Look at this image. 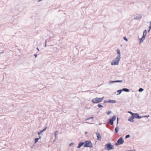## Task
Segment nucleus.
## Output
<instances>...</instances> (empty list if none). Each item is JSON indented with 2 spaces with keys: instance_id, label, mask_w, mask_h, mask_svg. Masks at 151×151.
<instances>
[{
  "instance_id": "41",
  "label": "nucleus",
  "mask_w": 151,
  "mask_h": 151,
  "mask_svg": "<svg viewBox=\"0 0 151 151\" xmlns=\"http://www.w3.org/2000/svg\"><path fill=\"white\" fill-rule=\"evenodd\" d=\"M87 132H85V134H87Z\"/></svg>"
},
{
  "instance_id": "20",
  "label": "nucleus",
  "mask_w": 151,
  "mask_h": 151,
  "mask_svg": "<svg viewBox=\"0 0 151 151\" xmlns=\"http://www.w3.org/2000/svg\"><path fill=\"white\" fill-rule=\"evenodd\" d=\"M39 139V138H35V143H36L37 142H38Z\"/></svg>"
},
{
  "instance_id": "45",
  "label": "nucleus",
  "mask_w": 151,
  "mask_h": 151,
  "mask_svg": "<svg viewBox=\"0 0 151 151\" xmlns=\"http://www.w3.org/2000/svg\"><path fill=\"white\" fill-rule=\"evenodd\" d=\"M118 118H117V121H118Z\"/></svg>"
},
{
  "instance_id": "6",
  "label": "nucleus",
  "mask_w": 151,
  "mask_h": 151,
  "mask_svg": "<svg viewBox=\"0 0 151 151\" xmlns=\"http://www.w3.org/2000/svg\"><path fill=\"white\" fill-rule=\"evenodd\" d=\"M96 134L97 135V140L99 141L101 140V135L98 132H97L96 133Z\"/></svg>"
},
{
  "instance_id": "29",
  "label": "nucleus",
  "mask_w": 151,
  "mask_h": 151,
  "mask_svg": "<svg viewBox=\"0 0 151 151\" xmlns=\"http://www.w3.org/2000/svg\"><path fill=\"white\" fill-rule=\"evenodd\" d=\"M146 34H145L144 33H143L142 37H143L145 38Z\"/></svg>"
},
{
  "instance_id": "42",
  "label": "nucleus",
  "mask_w": 151,
  "mask_h": 151,
  "mask_svg": "<svg viewBox=\"0 0 151 151\" xmlns=\"http://www.w3.org/2000/svg\"><path fill=\"white\" fill-rule=\"evenodd\" d=\"M150 29H149V30H148V32H149L150 31Z\"/></svg>"
},
{
  "instance_id": "18",
  "label": "nucleus",
  "mask_w": 151,
  "mask_h": 151,
  "mask_svg": "<svg viewBox=\"0 0 151 151\" xmlns=\"http://www.w3.org/2000/svg\"><path fill=\"white\" fill-rule=\"evenodd\" d=\"M109 123L111 125H113V122L112 119H110L109 120Z\"/></svg>"
},
{
  "instance_id": "36",
  "label": "nucleus",
  "mask_w": 151,
  "mask_h": 151,
  "mask_svg": "<svg viewBox=\"0 0 151 151\" xmlns=\"http://www.w3.org/2000/svg\"><path fill=\"white\" fill-rule=\"evenodd\" d=\"M46 43H47V41H45V47H46L47 46V45H46Z\"/></svg>"
},
{
  "instance_id": "8",
  "label": "nucleus",
  "mask_w": 151,
  "mask_h": 151,
  "mask_svg": "<svg viewBox=\"0 0 151 151\" xmlns=\"http://www.w3.org/2000/svg\"><path fill=\"white\" fill-rule=\"evenodd\" d=\"M122 80H117V81H110L109 82V84H110L111 83H116V82H122Z\"/></svg>"
},
{
  "instance_id": "2",
  "label": "nucleus",
  "mask_w": 151,
  "mask_h": 151,
  "mask_svg": "<svg viewBox=\"0 0 151 151\" xmlns=\"http://www.w3.org/2000/svg\"><path fill=\"white\" fill-rule=\"evenodd\" d=\"M104 97L102 98L96 97L95 98L93 99L92 101L94 103H98L101 102L103 100Z\"/></svg>"
},
{
  "instance_id": "37",
  "label": "nucleus",
  "mask_w": 151,
  "mask_h": 151,
  "mask_svg": "<svg viewBox=\"0 0 151 151\" xmlns=\"http://www.w3.org/2000/svg\"><path fill=\"white\" fill-rule=\"evenodd\" d=\"M37 49L38 50V51H39L40 50H39V48H38V47H37Z\"/></svg>"
},
{
  "instance_id": "24",
  "label": "nucleus",
  "mask_w": 151,
  "mask_h": 151,
  "mask_svg": "<svg viewBox=\"0 0 151 151\" xmlns=\"http://www.w3.org/2000/svg\"><path fill=\"white\" fill-rule=\"evenodd\" d=\"M58 132V131H56L55 132V138H56V136H57V133Z\"/></svg>"
},
{
  "instance_id": "28",
  "label": "nucleus",
  "mask_w": 151,
  "mask_h": 151,
  "mask_svg": "<svg viewBox=\"0 0 151 151\" xmlns=\"http://www.w3.org/2000/svg\"><path fill=\"white\" fill-rule=\"evenodd\" d=\"M98 106L99 108L102 107H103V106L99 104L98 105Z\"/></svg>"
},
{
  "instance_id": "27",
  "label": "nucleus",
  "mask_w": 151,
  "mask_h": 151,
  "mask_svg": "<svg viewBox=\"0 0 151 151\" xmlns=\"http://www.w3.org/2000/svg\"><path fill=\"white\" fill-rule=\"evenodd\" d=\"M130 137V135L129 134L127 135L125 137L126 138H127Z\"/></svg>"
},
{
  "instance_id": "44",
  "label": "nucleus",
  "mask_w": 151,
  "mask_h": 151,
  "mask_svg": "<svg viewBox=\"0 0 151 151\" xmlns=\"http://www.w3.org/2000/svg\"><path fill=\"white\" fill-rule=\"evenodd\" d=\"M118 123V121H117V124Z\"/></svg>"
},
{
  "instance_id": "12",
  "label": "nucleus",
  "mask_w": 151,
  "mask_h": 151,
  "mask_svg": "<svg viewBox=\"0 0 151 151\" xmlns=\"http://www.w3.org/2000/svg\"><path fill=\"white\" fill-rule=\"evenodd\" d=\"M145 39V37H142L139 39V43H140L143 42V41Z\"/></svg>"
},
{
  "instance_id": "43",
  "label": "nucleus",
  "mask_w": 151,
  "mask_h": 151,
  "mask_svg": "<svg viewBox=\"0 0 151 151\" xmlns=\"http://www.w3.org/2000/svg\"><path fill=\"white\" fill-rule=\"evenodd\" d=\"M118 123V121H117V124Z\"/></svg>"
},
{
  "instance_id": "5",
  "label": "nucleus",
  "mask_w": 151,
  "mask_h": 151,
  "mask_svg": "<svg viewBox=\"0 0 151 151\" xmlns=\"http://www.w3.org/2000/svg\"><path fill=\"white\" fill-rule=\"evenodd\" d=\"M124 142V141L122 137L119 138L117 141V142L115 144L116 145L118 146L119 145L122 144Z\"/></svg>"
},
{
  "instance_id": "40",
  "label": "nucleus",
  "mask_w": 151,
  "mask_h": 151,
  "mask_svg": "<svg viewBox=\"0 0 151 151\" xmlns=\"http://www.w3.org/2000/svg\"><path fill=\"white\" fill-rule=\"evenodd\" d=\"M41 136H40L39 138H39V139H40L41 138Z\"/></svg>"
},
{
  "instance_id": "17",
  "label": "nucleus",
  "mask_w": 151,
  "mask_h": 151,
  "mask_svg": "<svg viewBox=\"0 0 151 151\" xmlns=\"http://www.w3.org/2000/svg\"><path fill=\"white\" fill-rule=\"evenodd\" d=\"M138 114L137 113H134V115H133V116L134 117V118H137V116H138Z\"/></svg>"
},
{
  "instance_id": "3",
  "label": "nucleus",
  "mask_w": 151,
  "mask_h": 151,
  "mask_svg": "<svg viewBox=\"0 0 151 151\" xmlns=\"http://www.w3.org/2000/svg\"><path fill=\"white\" fill-rule=\"evenodd\" d=\"M105 149L107 150H110L114 149V146L110 143H107L105 145Z\"/></svg>"
},
{
  "instance_id": "9",
  "label": "nucleus",
  "mask_w": 151,
  "mask_h": 151,
  "mask_svg": "<svg viewBox=\"0 0 151 151\" xmlns=\"http://www.w3.org/2000/svg\"><path fill=\"white\" fill-rule=\"evenodd\" d=\"M134 117L133 116H132L131 117H129V119H128L129 121L131 122H134V121L133 120V119H134Z\"/></svg>"
},
{
  "instance_id": "10",
  "label": "nucleus",
  "mask_w": 151,
  "mask_h": 151,
  "mask_svg": "<svg viewBox=\"0 0 151 151\" xmlns=\"http://www.w3.org/2000/svg\"><path fill=\"white\" fill-rule=\"evenodd\" d=\"M142 17V15L141 14L137 15L134 18L135 19H140Z\"/></svg>"
},
{
  "instance_id": "7",
  "label": "nucleus",
  "mask_w": 151,
  "mask_h": 151,
  "mask_svg": "<svg viewBox=\"0 0 151 151\" xmlns=\"http://www.w3.org/2000/svg\"><path fill=\"white\" fill-rule=\"evenodd\" d=\"M116 52L117 54H118L117 55V56L116 57L121 58V52L120 50L118 48L116 50Z\"/></svg>"
},
{
  "instance_id": "32",
  "label": "nucleus",
  "mask_w": 151,
  "mask_h": 151,
  "mask_svg": "<svg viewBox=\"0 0 151 151\" xmlns=\"http://www.w3.org/2000/svg\"><path fill=\"white\" fill-rule=\"evenodd\" d=\"M73 144H74V143H73V142H71V143L70 144V145H69V146H71V145H73Z\"/></svg>"
},
{
  "instance_id": "4",
  "label": "nucleus",
  "mask_w": 151,
  "mask_h": 151,
  "mask_svg": "<svg viewBox=\"0 0 151 151\" xmlns=\"http://www.w3.org/2000/svg\"><path fill=\"white\" fill-rule=\"evenodd\" d=\"M92 144L90 141H86L85 142V144L84 145V147H92Z\"/></svg>"
},
{
  "instance_id": "30",
  "label": "nucleus",
  "mask_w": 151,
  "mask_h": 151,
  "mask_svg": "<svg viewBox=\"0 0 151 151\" xmlns=\"http://www.w3.org/2000/svg\"><path fill=\"white\" fill-rule=\"evenodd\" d=\"M42 132L41 130L40 132H37V134L38 135H40L41 133Z\"/></svg>"
},
{
  "instance_id": "46",
  "label": "nucleus",
  "mask_w": 151,
  "mask_h": 151,
  "mask_svg": "<svg viewBox=\"0 0 151 151\" xmlns=\"http://www.w3.org/2000/svg\"><path fill=\"white\" fill-rule=\"evenodd\" d=\"M150 25H151V22H150Z\"/></svg>"
},
{
  "instance_id": "47",
  "label": "nucleus",
  "mask_w": 151,
  "mask_h": 151,
  "mask_svg": "<svg viewBox=\"0 0 151 151\" xmlns=\"http://www.w3.org/2000/svg\"><path fill=\"white\" fill-rule=\"evenodd\" d=\"M132 151L131 150H130V151Z\"/></svg>"
},
{
  "instance_id": "33",
  "label": "nucleus",
  "mask_w": 151,
  "mask_h": 151,
  "mask_svg": "<svg viewBox=\"0 0 151 151\" xmlns=\"http://www.w3.org/2000/svg\"><path fill=\"white\" fill-rule=\"evenodd\" d=\"M149 115H148L147 116H142V117H149Z\"/></svg>"
},
{
  "instance_id": "22",
  "label": "nucleus",
  "mask_w": 151,
  "mask_h": 151,
  "mask_svg": "<svg viewBox=\"0 0 151 151\" xmlns=\"http://www.w3.org/2000/svg\"><path fill=\"white\" fill-rule=\"evenodd\" d=\"M143 91V89L142 88H140L139 89V92H142Z\"/></svg>"
},
{
  "instance_id": "25",
  "label": "nucleus",
  "mask_w": 151,
  "mask_h": 151,
  "mask_svg": "<svg viewBox=\"0 0 151 151\" xmlns=\"http://www.w3.org/2000/svg\"><path fill=\"white\" fill-rule=\"evenodd\" d=\"M124 40H125L126 41H127H127H128V39H127V38H126V37H124Z\"/></svg>"
},
{
  "instance_id": "35",
  "label": "nucleus",
  "mask_w": 151,
  "mask_h": 151,
  "mask_svg": "<svg viewBox=\"0 0 151 151\" xmlns=\"http://www.w3.org/2000/svg\"><path fill=\"white\" fill-rule=\"evenodd\" d=\"M142 117H140V116H139V115H138V116H137V118L140 119V118H141Z\"/></svg>"
},
{
  "instance_id": "15",
  "label": "nucleus",
  "mask_w": 151,
  "mask_h": 151,
  "mask_svg": "<svg viewBox=\"0 0 151 151\" xmlns=\"http://www.w3.org/2000/svg\"><path fill=\"white\" fill-rule=\"evenodd\" d=\"M122 91V90H118L117 91V92L118 93V94H117V95H119L120 94Z\"/></svg>"
},
{
  "instance_id": "34",
  "label": "nucleus",
  "mask_w": 151,
  "mask_h": 151,
  "mask_svg": "<svg viewBox=\"0 0 151 151\" xmlns=\"http://www.w3.org/2000/svg\"><path fill=\"white\" fill-rule=\"evenodd\" d=\"M143 33H144L145 34H146L147 33V31L146 30H145L144 31V32Z\"/></svg>"
},
{
  "instance_id": "26",
  "label": "nucleus",
  "mask_w": 151,
  "mask_h": 151,
  "mask_svg": "<svg viewBox=\"0 0 151 151\" xmlns=\"http://www.w3.org/2000/svg\"><path fill=\"white\" fill-rule=\"evenodd\" d=\"M128 113H129L130 114L132 115V116H133V115H134V113H133L132 112H131V111H128Z\"/></svg>"
},
{
  "instance_id": "16",
  "label": "nucleus",
  "mask_w": 151,
  "mask_h": 151,
  "mask_svg": "<svg viewBox=\"0 0 151 151\" xmlns=\"http://www.w3.org/2000/svg\"><path fill=\"white\" fill-rule=\"evenodd\" d=\"M108 102L109 103H116V101L114 100H109Z\"/></svg>"
},
{
  "instance_id": "39",
  "label": "nucleus",
  "mask_w": 151,
  "mask_h": 151,
  "mask_svg": "<svg viewBox=\"0 0 151 151\" xmlns=\"http://www.w3.org/2000/svg\"><path fill=\"white\" fill-rule=\"evenodd\" d=\"M151 28V25H150V26L149 27V29H150Z\"/></svg>"
},
{
  "instance_id": "38",
  "label": "nucleus",
  "mask_w": 151,
  "mask_h": 151,
  "mask_svg": "<svg viewBox=\"0 0 151 151\" xmlns=\"http://www.w3.org/2000/svg\"><path fill=\"white\" fill-rule=\"evenodd\" d=\"M34 56H35V57L36 58L37 56V55L36 54H35Z\"/></svg>"
},
{
  "instance_id": "23",
  "label": "nucleus",
  "mask_w": 151,
  "mask_h": 151,
  "mask_svg": "<svg viewBox=\"0 0 151 151\" xmlns=\"http://www.w3.org/2000/svg\"><path fill=\"white\" fill-rule=\"evenodd\" d=\"M111 111H109L107 112L106 113L108 115H109L110 113H111Z\"/></svg>"
},
{
  "instance_id": "1",
  "label": "nucleus",
  "mask_w": 151,
  "mask_h": 151,
  "mask_svg": "<svg viewBox=\"0 0 151 151\" xmlns=\"http://www.w3.org/2000/svg\"><path fill=\"white\" fill-rule=\"evenodd\" d=\"M121 58L116 57L111 62V65H118L119 64V61Z\"/></svg>"
},
{
  "instance_id": "14",
  "label": "nucleus",
  "mask_w": 151,
  "mask_h": 151,
  "mask_svg": "<svg viewBox=\"0 0 151 151\" xmlns=\"http://www.w3.org/2000/svg\"><path fill=\"white\" fill-rule=\"evenodd\" d=\"M119 129V128L118 127H116L115 129V131L116 133H117L118 132Z\"/></svg>"
},
{
  "instance_id": "31",
  "label": "nucleus",
  "mask_w": 151,
  "mask_h": 151,
  "mask_svg": "<svg viewBox=\"0 0 151 151\" xmlns=\"http://www.w3.org/2000/svg\"><path fill=\"white\" fill-rule=\"evenodd\" d=\"M47 127H45L43 130H42V131L43 132L45 131Z\"/></svg>"
},
{
  "instance_id": "13",
  "label": "nucleus",
  "mask_w": 151,
  "mask_h": 151,
  "mask_svg": "<svg viewBox=\"0 0 151 151\" xmlns=\"http://www.w3.org/2000/svg\"><path fill=\"white\" fill-rule=\"evenodd\" d=\"M122 91H125V92H129V89L126 88H124L122 89Z\"/></svg>"
},
{
  "instance_id": "11",
  "label": "nucleus",
  "mask_w": 151,
  "mask_h": 151,
  "mask_svg": "<svg viewBox=\"0 0 151 151\" xmlns=\"http://www.w3.org/2000/svg\"><path fill=\"white\" fill-rule=\"evenodd\" d=\"M84 143L83 142H81L79 143L78 146H77V148H80V147H81L82 146H83L84 145Z\"/></svg>"
},
{
  "instance_id": "19",
  "label": "nucleus",
  "mask_w": 151,
  "mask_h": 151,
  "mask_svg": "<svg viewBox=\"0 0 151 151\" xmlns=\"http://www.w3.org/2000/svg\"><path fill=\"white\" fill-rule=\"evenodd\" d=\"M116 119V117L115 116H114L110 119H112L113 121H115Z\"/></svg>"
},
{
  "instance_id": "21",
  "label": "nucleus",
  "mask_w": 151,
  "mask_h": 151,
  "mask_svg": "<svg viewBox=\"0 0 151 151\" xmlns=\"http://www.w3.org/2000/svg\"><path fill=\"white\" fill-rule=\"evenodd\" d=\"M93 118V116H91V117L88 118L86 119H85V121H86V120L89 119H92Z\"/></svg>"
}]
</instances>
